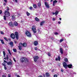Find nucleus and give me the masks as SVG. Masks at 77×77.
<instances>
[{
  "label": "nucleus",
  "mask_w": 77,
  "mask_h": 77,
  "mask_svg": "<svg viewBox=\"0 0 77 77\" xmlns=\"http://www.w3.org/2000/svg\"><path fill=\"white\" fill-rule=\"evenodd\" d=\"M48 56H51V54L49 52L48 54Z\"/></svg>",
  "instance_id": "4c0bfd02"
},
{
  "label": "nucleus",
  "mask_w": 77,
  "mask_h": 77,
  "mask_svg": "<svg viewBox=\"0 0 77 77\" xmlns=\"http://www.w3.org/2000/svg\"><path fill=\"white\" fill-rule=\"evenodd\" d=\"M46 75L47 77H49V76H50V74L48 72H46Z\"/></svg>",
  "instance_id": "5701e85b"
},
{
  "label": "nucleus",
  "mask_w": 77,
  "mask_h": 77,
  "mask_svg": "<svg viewBox=\"0 0 77 77\" xmlns=\"http://www.w3.org/2000/svg\"><path fill=\"white\" fill-rule=\"evenodd\" d=\"M38 32L39 33H41V32H42V30H41V29H38Z\"/></svg>",
  "instance_id": "b1692460"
},
{
  "label": "nucleus",
  "mask_w": 77,
  "mask_h": 77,
  "mask_svg": "<svg viewBox=\"0 0 77 77\" xmlns=\"http://www.w3.org/2000/svg\"><path fill=\"white\" fill-rule=\"evenodd\" d=\"M68 60V59L66 58L64 59V61H65L66 62H67Z\"/></svg>",
  "instance_id": "f704fd0d"
},
{
  "label": "nucleus",
  "mask_w": 77,
  "mask_h": 77,
  "mask_svg": "<svg viewBox=\"0 0 77 77\" xmlns=\"http://www.w3.org/2000/svg\"><path fill=\"white\" fill-rule=\"evenodd\" d=\"M13 59L14 61V62H16V60H15V58H13Z\"/></svg>",
  "instance_id": "6e6d98bb"
},
{
  "label": "nucleus",
  "mask_w": 77,
  "mask_h": 77,
  "mask_svg": "<svg viewBox=\"0 0 77 77\" xmlns=\"http://www.w3.org/2000/svg\"><path fill=\"white\" fill-rule=\"evenodd\" d=\"M17 77H20V76H19V75H17Z\"/></svg>",
  "instance_id": "774afa93"
},
{
  "label": "nucleus",
  "mask_w": 77,
  "mask_h": 77,
  "mask_svg": "<svg viewBox=\"0 0 77 77\" xmlns=\"http://www.w3.org/2000/svg\"><path fill=\"white\" fill-rule=\"evenodd\" d=\"M52 20H53V21H55V18H53Z\"/></svg>",
  "instance_id": "864d4df0"
},
{
  "label": "nucleus",
  "mask_w": 77,
  "mask_h": 77,
  "mask_svg": "<svg viewBox=\"0 0 77 77\" xmlns=\"http://www.w3.org/2000/svg\"><path fill=\"white\" fill-rule=\"evenodd\" d=\"M4 61V62L2 63V66H6V63H8V62L5 60Z\"/></svg>",
  "instance_id": "6e6552de"
},
{
  "label": "nucleus",
  "mask_w": 77,
  "mask_h": 77,
  "mask_svg": "<svg viewBox=\"0 0 77 77\" xmlns=\"http://www.w3.org/2000/svg\"><path fill=\"white\" fill-rule=\"evenodd\" d=\"M32 30L33 31L34 33H36V27L35 26H33L32 27Z\"/></svg>",
  "instance_id": "20e7f679"
},
{
  "label": "nucleus",
  "mask_w": 77,
  "mask_h": 77,
  "mask_svg": "<svg viewBox=\"0 0 77 77\" xmlns=\"http://www.w3.org/2000/svg\"><path fill=\"white\" fill-rule=\"evenodd\" d=\"M38 77H42V75H39L38 76Z\"/></svg>",
  "instance_id": "bf43d9fd"
},
{
  "label": "nucleus",
  "mask_w": 77,
  "mask_h": 77,
  "mask_svg": "<svg viewBox=\"0 0 77 77\" xmlns=\"http://www.w3.org/2000/svg\"><path fill=\"white\" fill-rule=\"evenodd\" d=\"M35 50H38V48H37V47H35Z\"/></svg>",
  "instance_id": "a18cd8bd"
},
{
  "label": "nucleus",
  "mask_w": 77,
  "mask_h": 77,
  "mask_svg": "<svg viewBox=\"0 0 77 77\" xmlns=\"http://www.w3.org/2000/svg\"><path fill=\"white\" fill-rule=\"evenodd\" d=\"M33 6L34 8H36V5L35 4H33Z\"/></svg>",
  "instance_id": "7c9ffc66"
},
{
  "label": "nucleus",
  "mask_w": 77,
  "mask_h": 77,
  "mask_svg": "<svg viewBox=\"0 0 77 77\" xmlns=\"http://www.w3.org/2000/svg\"><path fill=\"white\" fill-rule=\"evenodd\" d=\"M2 77H6V75H2Z\"/></svg>",
  "instance_id": "58836bf2"
},
{
  "label": "nucleus",
  "mask_w": 77,
  "mask_h": 77,
  "mask_svg": "<svg viewBox=\"0 0 77 77\" xmlns=\"http://www.w3.org/2000/svg\"><path fill=\"white\" fill-rule=\"evenodd\" d=\"M6 10H7V11H9V7H6Z\"/></svg>",
  "instance_id": "79ce46f5"
},
{
  "label": "nucleus",
  "mask_w": 77,
  "mask_h": 77,
  "mask_svg": "<svg viewBox=\"0 0 77 77\" xmlns=\"http://www.w3.org/2000/svg\"><path fill=\"white\" fill-rule=\"evenodd\" d=\"M4 69L5 70H6V69H7V68L6 66H4Z\"/></svg>",
  "instance_id": "a19ab883"
},
{
  "label": "nucleus",
  "mask_w": 77,
  "mask_h": 77,
  "mask_svg": "<svg viewBox=\"0 0 77 77\" xmlns=\"http://www.w3.org/2000/svg\"><path fill=\"white\" fill-rule=\"evenodd\" d=\"M45 3L46 7H47V8H49V5H48V3L47 2H45Z\"/></svg>",
  "instance_id": "9d476101"
},
{
  "label": "nucleus",
  "mask_w": 77,
  "mask_h": 77,
  "mask_svg": "<svg viewBox=\"0 0 77 77\" xmlns=\"http://www.w3.org/2000/svg\"><path fill=\"white\" fill-rule=\"evenodd\" d=\"M54 4H55L54 3V2L53 3V6H55V5H54Z\"/></svg>",
  "instance_id": "69168bd1"
},
{
  "label": "nucleus",
  "mask_w": 77,
  "mask_h": 77,
  "mask_svg": "<svg viewBox=\"0 0 77 77\" xmlns=\"http://www.w3.org/2000/svg\"><path fill=\"white\" fill-rule=\"evenodd\" d=\"M63 66L64 67V68H67L68 67V65H67V64L65 62H64L63 63Z\"/></svg>",
  "instance_id": "39448f33"
},
{
  "label": "nucleus",
  "mask_w": 77,
  "mask_h": 77,
  "mask_svg": "<svg viewBox=\"0 0 77 77\" xmlns=\"http://www.w3.org/2000/svg\"><path fill=\"white\" fill-rule=\"evenodd\" d=\"M8 77H11V74H9L8 75Z\"/></svg>",
  "instance_id": "3c124183"
},
{
  "label": "nucleus",
  "mask_w": 77,
  "mask_h": 77,
  "mask_svg": "<svg viewBox=\"0 0 77 77\" xmlns=\"http://www.w3.org/2000/svg\"><path fill=\"white\" fill-rule=\"evenodd\" d=\"M8 51L9 52V54H10V55L11 56V55H12V54H11V52H10V50H9V49H8Z\"/></svg>",
  "instance_id": "c85d7f7f"
},
{
  "label": "nucleus",
  "mask_w": 77,
  "mask_h": 77,
  "mask_svg": "<svg viewBox=\"0 0 77 77\" xmlns=\"http://www.w3.org/2000/svg\"><path fill=\"white\" fill-rule=\"evenodd\" d=\"M4 20H6V17L5 16H4Z\"/></svg>",
  "instance_id": "473e14b6"
},
{
  "label": "nucleus",
  "mask_w": 77,
  "mask_h": 77,
  "mask_svg": "<svg viewBox=\"0 0 77 77\" xmlns=\"http://www.w3.org/2000/svg\"><path fill=\"white\" fill-rule=\"evenodd\" d=\"M3 54L4 55V56L5 57V55H6V53H5V51H3Z\"/></svg>",
  "instance_id": "cd10ccee"
},
{
  "label": "nucleus",
  "mask_w": 77,
  "mask_h": 77,
  "mask_svg": "<svg viewBox=\"0 0 77 77\" xmlns=\"http://www.w3.org/2000/svg\"><path fill=\"white\" fill-rule=\"evenodd\" d=\"M15 14H14L12 15V18L13 20H15Z\"/></svg>",
  "instance_id": "6ab92c4d"
},
{
  "label": "nucleus",
  "mask_w": 77,
  "mask_h": 77,
  "mask_svg": "<svg viewBox=\"0 0 77 77\" xmlns=\"http://www.w3.org/2000/svg\"><path fill=\"white\" fill-rule=\"evenodd\" d=\"M38 5L39 7H40L41 6V2H38Z\"/></svg>",
  "instance_id": "bb28decb"
},
{
  "label": "nucleus",
  "mask_w": 77,
  "mask_h": 77,
  "mask_svg": "<svg viewBox=\"0 0 77 77\" xmlns=\"http://www.w3.org/2000/svg\"><path fill=\"white\" fill-rule=\"evenodd\" d=\"M60 23H61V22H58V24H60Z\"/></svg>",
  "instance_id": "13d9d810"
},
{
  "label": "nucleus",
  "mask_w": 77,
  "mask_h": 77,
  "mask_svg": "<svg viewBox=\"0 0 77 77\" xmlns=\"http://www.w3.org/2000/svg\"><path fill=\"white\" fill-rule=\"evenodd\" d=\"M3 5H4V6H5V5H6V3H4Z\"/></svg>",
  "instance_id": "09e8293b"
},
{
  "label": "nucleus",
  "mask_w": 77,
  "mask_h": 77,
  "mask_svg": "<svg viewBox=\"0 0 77 77\" xmlns=\"http://www.w3.org/2000/svg\"><path fill=\"white\" fill-rule=\"evenodd\" d=\"M61 72H63V70L62 69L61 70Z\"/></svg>",
  "instance_id": "4d7b16f0"
},
{
  "label": "nucleus",
  "mask_w": 77,
  "mask_h": 77,
  "mask_svg": "<svg viewBox=\"0 0 77 77\" xmlns=\"http://www.w3.org/2000/svg\"><path fill=\"white\" fill-rule=\"evenodd\" d=\"M72 64H70L67 65V67H68V68H72Z\"/></svg>",
  "instance_id": "ddd939ff"
},
{
  "label": "nucleus",
  "mask_w": 77,
  "mask_h": 77,
  "mask_svg": "<svg viewBox=\"0 0 77 77\" xmlns=\"http://www.w3.org/2000/svg\"><path fill=\"white\" fill-rule=\"evenodd\" d=\"M1 34H2V35H3L4 34V32L2 31H1Z\"/></svg>",
  "instance_id": "c03bdc74"
},
{
  "label": "nucleus",
  "mask_w": 77,
  "mask_h": 77,
  "mask_svg": "<svg viewBox=\"0 0 77 77\" xmlns=\"http://www.w3.org/2000/svg\"><path fill=\"white\" fill-rule=\"evenodd\" d=\"M9 25L11 27H14V24H12V22H10L9 23Z\"/></svg>",
  "instance_id": "4468645a"
},
{
  "label": "nucleus",
  "mask_w": 77,
  "mask_h": 77,
  "mask_svg": "<svg viewBox=\"0 0 77 77\" xmlns=\"http://www.w3.org/2000/svg\"><path fill=\"white\" fill-rule=\"evenodd\" d=\"M55 35H58V33L57 32H55L54 33Z\"/></svg>",
  "instance_id": "de8ad7c7"
},
{
  "label": "nucleus",
  "mask_w": 77,
  "mask_h": 77,
  "mask_svg": "<svg viewBox=\"0 0 77 77\" xmlns=\"http://www.w3.org/2000/svg\"><path fill=\"white\" fill-rule=\"evenodd\" d=\"M55 13V15L56 16L57 15V14H58L59 13V11H56Z\"/></svg>",
  "instance_id": "a878e982"
},
{
  "label": "nucleus",
  "mask_w": 77,
  "mask_h": 77,
  "mask_svg": "<svg viewBox=\"0 0 77 77\" xmlns=\"http://www.w3.org/2000/svg\"><path fill=\"white\" fill-rule=\"evenodd\" d=\"M34 44L35 45H37V44H38V43L37 41H35L34 42Z\"/></svg>",
  "instance_id": "a211bd4d"
},
{
  "label": "nucleus",
  "mask_w": 77,
  "mask_h": 77,
  "mask_svg": "<svg viewBox=\"0 0 77 77\" xmlns=\"http://www.w3.org/2000/svg\"><path fill=\"white\" fill-rule=\"evenodd\" d=\"M5 3H7V0H4Z\"/></svg>",
  "instance_id": "5fc2aeb1"
},
{
  "label": "nucleus",
  "mask_w": 77,
  "mask_h": 77,
  "mask_svg": "<svg viewBox=\"0 0 77 77\" xmlns=\"http://www.w3.org/2000/svg\"><path fill=\"white\" fill-rule=\"evenodd\" d=\"M52 14L53 15H54L55 14V13H53Z\"/></svg>",
  "instance_id": "338daca9"
},
{
  "label": "nucleus",
  "mask_w": 77,
  "mask_h": 77,
  "mask_svg": "<svg viewBox=\"0 0 77 77\" xmlns=\"http://www.w3.org/2000/svg\"><path fill=\"white\" fill-rule=\"evenodd\" d=\"M62 2V0H60V1H59V3H60V2Z\"/></svg>",
  "instance_id": "0e129e2a"
},
{
  "label": "nucleus",
  "mask_w": 77,
  "mask_h": 77,
  "mask_svg": "<svg viewBox=\"0 0 77 77\" xmlns=\"http://www.w3.org/2000/svg\"><path fill=\"white\" fill-rule=\"evenodd\" d=\"M7 64L8 65H11L12 64V62L11 61H10V62L7 63Z\"/></svg>",
  "instance_id": "9b49d317"
},
{
  "label": "nucleus",
  "mask_w": 77,
  "mask_h": 77,
  "mask_svg": "<svg viewBox=\"0 0 77 77\" xmlns=\"http://www.w3.org/2000/svg\"><path fill=\"white\" fill-rule=\"evenodd\" d=\"M60 51L61 53L62 54H63V49H62V48H60Z\"/></svg>",
  "instance_id": "aec40b11"
},
{
  "label": "nucleus",
  "mask_w": 77,
  "mask_h": 77,
  "mask_svg": "<svg viewBox=\"0 0 77 77\" xmlns=\"http://www.w3.org/2000/svg\"><path fill=\"white\" fill-rule=\"evenodd\" d=\"M55 60H59V61H60V57L58 56V58H56Z\"/></svg>",
  "instance_id": "dca6fc26"
},
{
  "label": "nucleus",
  "mask_w": 77,
  "mask_h": 77,
  "mask_svg": "<svg viewBox=\"0 0 77 77\" xmlns=\"http://www.w3.org/2000/svg\"><path fill=\"white\" fill-rule=\"evenodd\" d=\"M20 60L21 62H27L28 61V60H27V59L24 57L21 58L20 59Z\"/></svg>",
  "instance_id": "f257e3e1"
},
{
  "label": "nucleus",
  "mask_w": 77,
  "mask_h": 77,
  "mask_svg": "<svg viewBox=\"0 0 77 77\" xmlns=\"http://www.w3.org/2000/svg\"><path fill=\"white\" fill-rule=\"evenodd\" d=\"M63 41V39H60V42H62V41Z\"/></svg>",
  "instance_id": "ea45409f"
},
{
  "label": "nucleus",
  "mask_w": 77,
  "mask_h": 77,
  "mask_svg": "<svg viewBox=\"0 0 77 77\" xmlns=\"http://www.w3.org/2000/svg\"><path fill=\"white\" fill-rule=\"evenodd\" d=\"M55 1H53V3H54H54H56L57 2V1H56V0H55Z\"/></svg>",
  "instance_id": "c9c22d12"
},
{
  "label": "nucleus",
  "mask_w": 77,
  "mask_h": 77,
  "mask_svg": "<svg viewBox=\"0 0 77 77\" xmlns=\"http://www.w3.org/2000/svg\"><path fill=\"white\" fill-rule=\"evenodd\" d=\"M10 44L11 46V47H13V45L14 44H13V42H10V44Z\"/></svg>",
  "instance_id": "4be33fe9"
},
{
  "label": "nucleus",
  "mask_w": 77,
  "mask_h": 77,
  "mask_svg": "<svg viewBox=\"0 0 77 77\" xmlns=\"http://www.w3.org/2000/svg\"><path fill=\"white\" fill-rule=\"evenodd\" d=\"M44 23H45V21H42L40 23V25L41 26H43V25L44 24Z\"/></svg>",
  "instance_id": "f8f14e48"
},
{
  "label": "nucleus",
  "mask_w": 77,
  "mask_h": 77,
  "mask_svg": "<svg viewBox=\"0 0 77 77\" xmlns=\"http://www.w3.org/2000/svg\"><path fill=\"white\" fill-rule=\"evenodd\" d=\"M14 25L15 26H18V23L16 22H14Z\"/></svg>",
  "instance_id": "f3484780"
},
{
  "label": "nucleus",
  "mask_w": 77,
  "mask_h": 77,
  "mask_svg": "<svg viewBox=\"0 0 77 77\" xmlns=\"http://www.w3.org/2000/svg\"><path fill=\"white\" fill-rule=\"evenodd\" d=\"M18 48L20 50H22V48H21V47L20 45H19L18 46Z\"/></svg>",
  "instance_id": "393cba45"
},
{
  "label": "nucleus",
  "mask_w": 77,
  "mask_h": 77,
  "mask_svg": "<svg viewBox=\"0 0 77 77\" xmlns=\"http://www.w3.org/2000/svg\"><path fill=\"white\" fill-rule=\"evenodd\" d=\"M13 50L14 52H17V49H13Z\"/></svg>",
  "instance_id": "72a5a7b5"
},
{
  "label": "nucleus",
  "mask_w": 77,
  "mask_h": 77,
  "mask_svg": "<svg viewBox=\"0 0 77 77\" xmlns=\"http://www.w3.org/2000/svg\"><path fill=\"white\" fill-rule=\"evenodd\" d=\"M14 43H15V44L17 43V42H16V41H14Z\"/></svg>",
  "instance_id": "052dcab7"
},
{
  "label": "nucleus",
  "mask_w": 77,
  "mask_h": 77,
  "mask_svg": "<svg viewBox=\"0 0 77 77\" xmlns=\"http://www.w3.org/2000/svg\"><path fill=\"white\" fill-rule=\"evenodd\" d=\"M11 38H12V39H14L15 38V36L14 34L13 33L11 34Z\"/></svg>",
  "instance_id": "1a4fd4ad"
},
{
  "label": "nucleus",
  "mask_w": 77,
  "mask_h": 77,
  "mask_svg": "<svg viewBox=\"0 0 77 77\" xmlns=\"http://www.w3.org/2000/svg\"><path fill=\"white\" fill-rule=\"evenodd\" d=\"M33 58L35 62H36V61L38 60V56H34V57H33Z\"/></svg>",
  "instance_id": "423d86ee"
},
{
  "label": "nucleus",
  "mask_w": 77,
  "mask_h": 77,
  "mask_svg": "<svg viewBox=\"0 0 77 77\" xmlns=\"http://www.w3.org/2000/svg\"><path fill=\"white\" fill-rule=\"evenodd\" d=\"M26 35L28 36V37H29V38H30L31 36H32V34L29 31H26Z\"/></svg>",
  "instance_id": "f03ea898"
},
{
  "label": "nucleus",
  "mask_w": 77,
  "mask_h": 77,
  "mask_svg": "<svg viewBox=\"0 0 77 77\" xmlns=\"http://www.w3.org/2000/svg\"><path fill=\"white\" fill-rule=\"evenodd\" d=\"M2 14V11L0 10V14Z\"/></svg>",
  "instance_id": "49530a36"
},
{
  "label": "nucleus",
  "mask_w": 77,
  "mask_h": 77,
  "mask_svg": "<svg viewBox=\"0 0 77 77\" xmlns=\"http://www.w3.org/2000/svg\"><path fill=\"white\" fill-rule=\"evenodd\" d=\"M15 35L16 36V38L17 39H18V37L19 36L18 35V32H16L15 33Z\"/></svg>",
  "instance_id": "0eeeda50"
},
{
  "label": "nucleus",
  "mask_w": 77,
  "mask_h": 77,
  "mask_svg": "<svg viewBox=\"0 0 77 77\" xmlns=\"http://www.w3.org/2000/svg\"><path fill=\"white\" fill-rule=\"evenodd\" d=\"M0 41L2 44H4V41H3V40H0Z\"/></svg>",
  "instance_id": "c756f323"
},
{
  "label": "nucleus",
  "mask_w": 77,
  "mask_h": 77,
  "mask_svg": "<svg viewBox=\"0 0 77 77\" xmlns=\"http://www.w3.org/2000/svg\"><path fill=\"white\" fill-rule=\"evenodd\" d=\"M23 45L24 47H26L27 46V43L26 42H24L23 43Z\"/></svg>",
  "instance_id": "2eb2a0df"
},
{
  "label": "nucleus",
  "mask_w": 77,
  "mask_h": 77,
  "mask_svg": "<svg viewBox=\"0 0 77 77\" xmlns=\"http://www.w3.org/2000/svg\"><path fill=\"white\" fill-rule=\"evenodd\" d=\"M54 77H57V74H55L54 75Z\"/></svg>",
  "instance_id": "e433bc0d"
},
{
  "label": "nucleus",
  "mask_w": 77,
  "mask_h": 77,
  "mask_svg": "<svg viewBox=\"0 0 77 77\" xmlns=\"http://www.w3.org/2000/svg\"><path fill=\"white\" fill-rule=\"evenodd\" d=\"M29 9H30V10H32V7H30L29 8Z\"/></svg>",
  "instance_id": "603ef678"
},
{
  "label": "nucleus",
  "mask_w": 77,
  "mask_h": 77,
  "mask_svg": "<svg viewBox=\"0 0 77 77\" xmlns=\"http://www.w3.org/2000/svg\"><path fill=\"white\" fill-rule=\"evenodd\" d=\"M4 39H5V40H6L7 41H8V39H7V38H6V37H4Z\"/></svg>",
  "instance_id": "37998d69"
},
{
  "label": "nucleus",
  "mask_w": 77,
  "mask_h": 77,
  "mask_svg": "<svg viewBox=\"0 0 77 77\" xmlns=\"http://www.w3.org/2000/svg\"><path fill=\"white\" fill-rule=\"evenodd\" d=\"M19 45H22V43H20L19 44Z\"/></svg>",
  "instance_id": "e2e57ef3"
},
{
  "label": "nucleus",
  "mask_w": 77,
  "mask_h": 77,
  "mask_svg": "<svg viewBox=\"0 0 77 77\" xmlns=\"http://www.w3.org/2000/svg\"><path fill=\"white\" fill-rule=\"evenodd\" d=\"M26 14L27 16H29V15H30V13H29V12H26Z\"/></svg>",
  "instance_id": "2f4dec72"
},
{
  "label": "nucleus",
  "mask_w": 77,
  "mask_h": 77,
  "mask_svg": "<svg viewBox=\"0 0 77 77\" xmlns=\"http://www.w3.org/2000/svg\"><path fill=\"white\" fill-rule=\"evenodd\" d=\"M64 48H66V47H67V45H64Z\"/></svg>",
  "instance_id": "8fccbe9b"
},
{
  "label": "nucleus",
  "mask_w": 77,
  "mask_h": 77,
  "mask_svg": "<svg viewBox=\"0 0 77 77\" xmlns=\"http://www.w3.org/2000/svg\"><path fill=\"white\" fill-rule=\"evenodd\" d=\"M16 3H17V0H15Z\"/></svg>",
  "instance_id": "680f3d73"
},
{
  "label": "nucleus",
  "mask_w": 77,
  "mask_h": 77,
  "mask_svg": "<svg viewBox=\"0 0 77 77\" xmlns=\"http://www.w3.org/2000/svg\"><path fill=\"white\" fill-rule=\"evenodd\" d=\"M4 14L6 16V17H8L10 16V13L9 12L7 11H5L4 12Z\"/></svg>",
  "instance_id": "7ed1b4c3"
},
{
  "label": "nucleus",
  "mask_w": 77,
  "mask_h": 77,
  "mask_svg": "<svg viewBox=\"0 0 77 77\" xmlns=\"http://www.w3.org/2000/svg\"><path fill=\"white\" fill-rule=\"evenodd\" d=\"M35 20L36 21H39V19L37 17H36L35 18Z\"/></svg>",
  "instance_id": "412c9836"
}]
</instances>
